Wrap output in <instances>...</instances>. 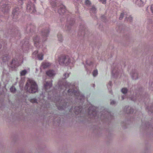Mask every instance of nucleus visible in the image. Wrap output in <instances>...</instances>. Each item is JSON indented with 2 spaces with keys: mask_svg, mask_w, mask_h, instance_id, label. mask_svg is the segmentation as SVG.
Segmentation results:
<instances>
[{
  "mask_svg": "<svg viewBox=\"0 0 153 153\" xmlns=\"http://www.w3.org/2000/svg\"><path fill=\"white\" fill-rule=\"evenodd\" d=\"M47 74L49 76H51L53 75V72L51 71H49L47 72Z\"/></svg>",
  "mask_w": 153,
  "mask_h": 153,
  "instance_id": "obj_2",
  "label": "nucleus"
},
{
  "mask_svg": "<svg viewBox=\"0 0 153 153\" xmlns=\"http://www.w3.org/2000/svg\"><path fill=\"white\" fill-rule=\"evenodd\" d=\"M97 74V71H94V75H96Z\"/></svg>",
  "mask_w": 153,
  "mask_h": 153,
  "instance_id": "obj_6",
  "label": "nucleus"
},
{
  "mask_svg": "<svg viewBox=\"0 0 153 153\" xmlns=\"http://www.w3.org/2000/svg\"><path fill=\"white\" fill-rule=\"evenodd\" d=\"M122 91L123 92V93L124 94H125L126 93H127V90L126 89V88H123L122 89Z\"/></svg>",
  "mask_w": 153,
  "mask_h": 153,
  "instance_id": "obj_4",
  "label": "nucleus"
},
{
  "mask_svg": "<svg viewBox=\"0 0 153 153\" xmlns=\"http://www.w3.org/2000/svg\"><path fill=\"white\" fill-rule=\"evenodd\" d=\"M10 90L11 91L13 92H15L16 91V89L15 88L13 87H12L11 88Z\"/></svg>",
  "mask_w": 153,
  "mask_h": 153,
  "instance_id": "obj_3",
  "label": "nucleus"
},
{
  "mask_svg": "<svg viewBox=\"0 0 153 153\" xmlns=\"http://www.w3.org/2000/svg\"><path fill=\"white\" fill-rule=\"evenodd\" d=\"M25 89L29 92L32 93H35L37 91L36 83L33 81H30L27 84Z\"/></svg>",
  "mask_w": 153,
  "mask_h": 153,
  "instance_id": "obj_1",
  "label": "nucleus"
},
{
  "mask_svg": "<svg viewBox=\"0 0 153 153\" xmlns=\"http://www.w3.org/2000/svg\"><path fill=\"white\" fill-rule=\"evenodd\" d=\"M31 102H36V100H32Z\"/></svg>",
  "mask_w": 153,
  "mask_h": 153,
  "instance_id": "obj_7",
  "label": "nucleus"
},
{
  "mask_svg": "<svg viewBox=\"0 0 153 153\" xmlns=\"http://www.w3.org/2000/svg\"><path fill=\"white\" fill-rule=\"evenodd\" d=\"M26 73V71H23L21 72V74L22 75H24Z\"/></svg>",
  "mask_w": 153,
  "mask_h": 153,
  "instance_id": "obj_5",
  "label": "nucleus"
}]
</instances>
